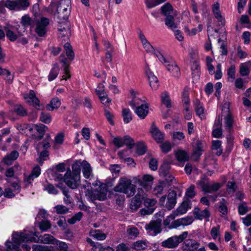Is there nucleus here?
<instances>
[{
    "instance_id": "nucleus-1",
    "label": "nucleus",
    "mask_w": 251,
    "mask_h": 251,
    "mask_svg": "<svg viewBox=\"0 0 251 251\" xmlns=\"http://www.w3.org/2000/svg\"><path fill=\"white\" fill-rule=\"evenodd\" d=\"M77 165H72L71 172L67 171L64 176L58 172L51 169L48 170L47 173L50 176L56 180L63 179L66 185L72 189L76 188L80 183V175L79 174Z\"/></svg>"
},
{
    "instance_id": "nucleus-2",
    "label": "nucleus",
    "mask_w": 251,
    "mask_h": 251,
    "mask_svg": "<svg viewBox=\"0 0 251 251\" xmlns=\"http://www.w3.org/2000/svg\"><path fill=\"white\" fill-rule=\"evenodd\" d=\"M85 182L86 184H83L82 188L85 190L84 193L89 201L94 202L96 200L101 201L106 199L107 191L105 184L99 180H96L92 183L93 186L96 187L95 191H93L91 183L87 181Z\"/></svg>"
},
{
    "instance_id": "nucleus-3",
    "label": "nucleus",
    "mask_w": 251,
    "mask_h": 251,
    "mask_svg": "<svg viewBox=\"0 0 251 251\" xmlns=\"http://www.w3.org/2000/svg\"><path fill=\"white\" fill-rule=\"evenodd\" d=\"M136 189V185L132 184L131 180L126 177H121L114 188L115 191L123 193L128 197L133 196Z\"/></svg>"
},
{
    "instance_id": "nucleus-4",
    "label": "nucleus",
    "mask_w": 251,
    "mask_h": 251,
    "mask_svg": "<svg viewBox=\"0 0 251 251\" xmlns=\"http://www.w3.org/2000/svg\"><path fill=\"white\" fill-rule=\"evenodd\" d=\"M155 56L173 76L176 77L179 76V68L175 61L166 59L160 52H156Z\"/></svg>"
},
{
    "instance_id": "nucleus-5",
    "label": "nucleus",
    "mask_w": 251,
    "mask_h": 251,
    "mask_svg": "<svg viewBox=\"0 0 251 251\" xmlns=\"http://www.w3.org/2000/svg\"><path fill=\"white\" fill-rule=\"evenodd\" d=\"M188 236V232L184 231L178 236H174L169 238L161 243L163 247L172 249L176 247Z\"/></svg>"
},
{
    "instance_id": "nucleus-6",
    "label": "nucleus",
    "mask_w": 251,
    "mask_h": 251,
    "mask_svg": "<svg viewBox=\"0 0 251 251\" xmlns=\"http://www.w3.org/2000/svg\"><path fill=\"white\" fill-rule=\"evenodd\" d=\"M73 165H78L79 175H80V170L82 169L83 176L85 178L91 180L93 177L92 168L90 164L86 161L77 160L73 163Z\"/></svg>"
},
{
    "instance_id": "nucleus-7",
    "label": "nucleus",
    "mask_w": 251,
    "mask_h": 251,
    "mask_svg": "<svg viewBox=\"0 0 251 251\" xmlns=\"http://www.w3.org/2000/svg\"><path fill=\"white\" fill-rule=\"evenodd\" d=\"M205 145V142L200 140L199 138H195L193 139L192 143L193 152L191 156L193 160L197 161L200 158L204 151Z\"/></svg>"
},
{
    "instance_id": "nucleus-8",
    "label": "nucleus",
    "mask_w": 251,
    "mask_h": 251,
    "mask_svg": "<svg viewBox=\"0 0 251 251\" xmlns=\"http://www.w3.org/2000/svg\"><path fill=\"white\" fill-rule=\"evenodd\" d=\"M229 103L226 102L224 104L222 109V114L225 117V125L226 130L230 132L233 123V119L229 109Z\"/></svg>"
},
{
    "instance_id": "nucleus-9",
    "label": "nucleus",
    "mask_w": 251,
    "mask_h": 251,
    "mask_svg": "<svg viewBox=\"0 0 251 251\" xmlns=\"http://www.w3.org/2000/svg\"><path fill=\"white\" fill-rule=\"evenodd\" d=\"M49 24V19L45 17H42L37 20L35 28V31L37 34L40 37L44 36L47 31V27Z\"/></svg>"
},
{
    "instance_id": "nucleus-10",
    "label": "nucleus",
    "mask_w": 251,
    "mask_h": 251,
    "mask_svg": "<svg viewBox=\"0 0 251 251\" xmlns=\"http://www.w3.org/2000/svg\"><path fill=\"white\" fill-rule=\"evenodd\" d=\"M50 147V144L48 141L39 142L37 145L36 150L38 152H40L38 161L41 165H42L44 161L48 156L49 153L47 150L49 149Z\"/></svg>"
},
{
    "instance_id": "nucleus-11",
    "label": "nucleus",
    "mask_w": 251,
    "mask_h": 251,
    "mask_svg": "<svg viewBox=\"0 0 251 251\" xmlns=\"http://www.w3.org/2000/svg\"><path fill=\"white\" fill-rule=\"evenodd\" d=\"M70 1L68 0L62 1L57 7L58 17L66 20L70 13Z\"/></svg>"
},
{
    "instance_id": "nucleus-12",
    "label": "nucleus",
    "mask_w": 251,
    "mask_h": 251,
    "mask_svg": "<svg viewBox=\"0 0 251 251\" xmlns=\"http://www.w3.org/2000/svg\"><path fill=\"white\" fill-rule=\"evenodd\" d=\"M24 98L26 103L33 106L36 108H40V100L36 97V94L34 91L30 90L29 93L25 94L24 95Z\"/></svg>"
},
{
    "instance_id": "nucleus-13",
    "label": "nucleus",
    "mask_w": 251,
    "mask_h": 251,
    "mask_svg": "<svg viewBox=\"0 0 251 251\" xmlns=\"http://www.w3.org/2000/svg\"><path fill=\"white\" fill-rule=\"evenodd\" d=\"M160 221H152L145 226L148 233L151 236H155L161 231Z\"/></svg>"
},
{
    "instance_id": "nucleus-14",
    "label": "nucleus",
    "mask_w": 251,
    "mask_h": 251,
    "mask_svg": "<svg viewBox=\"0 0 251 251\" xmlns=\"http://www.w3.org/2000/svg\"><path fill=\"white\" fill-rule=\"evenodd\" d=\"M130 94L131 100L129 101V104L133 109L144 103H143L144 100L140 97V95L138 91L131 89L130 90Z\"/></svg>"
},
{
    "instance_id": "nucleus-15",
    "label": "nucleus",
    "mask_w": 251,
    "mask_h": 251,
    "mask_svg": "<svg viewBox=\"0 0 251 251\" xmlns=\"http://www.w3.org/2000/svg\"><path fill=\"white\" fill-rule=\"evenodd\" d=\"M156 203V201L154 199H146L144 200V204L145 206V208L141 210V214L143 215H150L154 211V205Z\"/></svg>"
},
{
    "instance_id": "nucleus-16",
    "label": "nucleus",
    "mask_w": 251,
    "mask_h": 251,
    "mask_svg": "<svg viewBox=\"0 0 251 251\" xmlns=\"http://www.w3.org/2000/svg\"><path fill=\"white\" fill-rule=\"evenodd\" d=\"M193 222V218L191 216L180 218L172 223L170 229L176 228L180 226H186L192 224Z\"/></svg>"
},
{
    "instance_id": "nucleus-17",
    "label": "nucleus",
    "mask_w": 251,
    "mask_h": 251,
    "mask_svg": "<svg viewBox=\"0 0 251 251\" xmlns=\"http://www.w3.org/2000/svg\"><path fill=\"white\" fill-rule=\"evenodd\" d=\"M5 30L7 37L11 42L15 41L18 36L22 35V32L17 27L15 28L13 26L7 27L5 28Z\"/></svg>"
},
{
    "instance_id": "nucleus-18",
    "label": "nucleus",
    "mask_w": 251,
    "mask_h": 251,
    "mask_svg": "<svg viewBox=\"0 0 251 251\" xmlns=\"http://www.w3.org/2000/svg\"><path fill=\"white\" fill-rule=\"evenodd\" d=\"M149 104L144 103L137 106L134 110L135 114L141 119H144L149 113Z\"/></svg>"
},
{
    "instance_id": "nucleus-19",
    "label": "nucleus",
    "mask_w": 251,
    "mask_h": 251,
    "mask_svg": "<svg viewBox=\"0 0 251 251\" xmlns=\"http://www.w3.org/2000/svg\"><path fill=\"white\" fill-rule=\"evenodd\" d=\"M212 11L215 17L217 19L218 22L220 23V25L224 26L226 24L225 18L222 16L220 10V5L216 2L213 5Z\"/></svg>"
},
{
    "instance_id": "nucleus-20",
    "label": "nucleus",
    "mask_w": 251,
    "mask_h": 251,
    "mask_svg": "<svg viewBox=\"0 0 251 251\" xmlns=\"http://www.w3.org/2000/svg\"><path fill=\"white\" fill-rule=\"evenodd\" d=\"M194 214L196 218L198 219L201 220L205 219L207 222L209 220L210 213L207 209L201 210L198 207L195 208L194 210Z\"/></svg>"
},
{
    "instance_id": "nucleus-21",
    "label": "nucleus",
    "mask_w": 251,
    "mask_h": 251,
    "mask_svg": "<svg viewBox=\"0 0 251 251\" xmlns=\"http://www.w3.org/2000/svg\"><path fill=\"white\" fill-rule=\"evenodd\" d=\"M146 71L152 89H157L159 85L157 78L149 68L146 69Z\"/></svg>"
},
{
    "instance_id": "nucleus-22",
    "label": "nucleus",
    "mask_w": 251,
    "mask_h": 251,
    "mask_svg": "<svg viewBox=\"0 0 251 251\" xmlns=\"http://www.w3.org/2000/svg\"><path fill=\"white\" fill-rule=\"evenodd\" d=\"M199 244L192 239L186 240L183 245V251H195L198 249Z\"/></svg>"
},
{
    "instance_id": "nucleus-23",
    "label": "nucleus",
    "mask_w": 251,
    "mask_h": 251,
    "mask_svg": "<svg viewBox=\"0 0 251 251\" xmlns=\"http://www.w3.org/2000/svg\"><path fill=\"white\" fill-rule=\"evenodd\" d=\"M194 105L197 115L201 120L205 119L206 118V112L203 104L199 100H196L194 102Z\"/></svg>"
},
{
    "instance_id": "nucleus-24",
    "label": "nucleus",
    "mask_w": 251,
    "mask_h": 251,
    "mask_svg": "<svg viewBox=\"0 0 251 251\" xmlns=\"http://www.w3.org/2000/svg\"><path fill=\"white\" fill-rule=\"evenodd\" d=\"M151 133L153 139L157 143H162L164 137V134L161 132L154 125H152L151 129Z\"/></svg>"
},
{
    "instance_id": "nucleus-25",
    "label": "nucleus",
    "mask_w": 251,
    "mask_h": 251,
    "mask_svg": "<svg viewBox=\"0 0 251 251\" xmlns=\"http://www.w3.org/2000/svg\"><path fill=\"white\" fill-rule=\"evenodd\" d=\"M169 169V165L167 163H164L159 168V175L163 177L168 176L169 179H166L168 181L172 182L174 177L169 174L168 171Z\"/></svg>"
},
{
    "instance_id": "nucleus-26",
    "label": "nucleus",
    "mask_w": 251,
    "mask_h": 251,
    "mask_svg": "<svg viewBox=\"0 0 251 251\" xmlns=\"http://www.w3.org/2000/svg\"><path fill=\"white\" fill-rule=\"evenodd\" d=\"M154 177L150 175H145L142 177V182L141 186L144 188L149 189L151 188Z\"/></svg>"
},
{
    "instance_id": "nucleus-27",
    "label": "nucleus",
    "mask_w": 251,
    "mask_h": 251,
    "mask_svg": "<svg viewBox=\"0 0 251 251\" xmlns=\"http://www.w3.org/2000/svg\"><path fill=\"white\" fill-rule=\"evenodd\" d=\"M176 202V193L173 191L169 192L167 196L165 207L169 210H171L174 207Z\"/></svg>"
},
{
    "instance_id": "nucleus-28",
    "label": "nucleus",
    "mask_w": 251,
    "mask_h": 251,
    "mask_svg": "<svg viewBox=\"0 0 251 251\" xmlns=\"http://www.w3.org/2000/svg\"><path fill=\"white\" fill-rule=\"evenodd\" d=\"M191 208L190 202L188 201H184L181 205L174 212L177 216L183 215L186 213L187 210Z\"/></svg>"
},
{
    "instance_id": "nucleus-29",
    "label": "nucleus",
    "mask_w": 251,
    "mask_h": 251,
    "mask_svg": "<svg viewBox=\"0 0 251 251\" xmlns=\"http://www.w3.org/2000/svg\"><path fill=\"white\" fill-rule=\"evenodd\" d=\"M175 155L177 160L180 163H184L189 159L188 153L184 150H178L175 152Z\"/></svg>"
},
{
    "instance_id": "nucleus-30",
    "label": "nucleus",
    "mask_w": 251,
    "mask_h": 251,
    "mask_svg": "<svg viewBox=\"0 0 251 251\" xmlns=\"http://www.w3.org/2000/svg\"><path fill=\"white\" fill-rule=\"evenodd\" d=\"M251 70V61H249L241 63L239 72L242 76H247Z\"/></svg>"
},
{
    "instance_id": "nucleus-31",
    "label": "nucleus",
    "mask_w": 251,
    "mask_h": 251,
    "mask_svg": "<svg viewBox=\"0 0 251 251\" xmlns=\"http://www.w3.org/2000/svg\"><path fill=\"white\" fill-rule=\"evenodd\" d=\"M58 34L59 36L67 37L70 35V31L68 25L67 23L60 24L58 27Z\"/></svg>"
},
{
    "instance_id": "nucleus-32",
    "label": "nucleus",
    "mask_w": 251,
    "mask_h": 251,
    "mask_svg": "<svg viewBox=\"0 0 251 251\" xmlns=\"http://www.w3.org/2000/svg\"><path fill=\"white\" fill-rule=\"evenodd\" d=\"M61 102L60 100L55 97L51 99L50 102L46 106L47 109L49 111H53L58 109L61 105Z\"/></svg>"
},
{
    "instance_id": "nucleus-33",
    "label": "nucleus",
    "mask_w": 251,
    "mask_h": 251,
    "mask_svg": "<svg viewBox=\"0 0 251 251\" xmlns=\"http://www.w3.org/2000/svg\"><path fill=\"white\" fill-rule=\"evenodd\" d=\"M122 116L125 124H128L132 120V113L128 108H123L122 109Z\"/></svg>"
},
{
    "instance_id": "nucleus-34",
    "label": "nucleus",
    "mask_w": 251,
    "mask_h": 251,
    "mask_svg": "<svg viewBox=\"0 0 251 251\" xmlns=\"http://www.w3.org/2000/svg\"><path fill=\"white\" fill-rule=\"evenodd\" d=\"M89 235L97 240H103L106 237V235L99 230H91Z\"/></svg>"
},
{
    "instance_id": "nucleus-35",
    "label": "nucleus",
    "mask_w": 251,
    "mask_h": 251,
    "mask_svg": "<svg viewBox=\"0 0 251 251\" xmlns=\"http://www.w3.org/2000/svg\"><path fill=\"white\" fill-rule=\"evenodd\" d=\"M60 62L62 63V67L64 72V75L62 76V79L66 80L71 76L69 74L70 70L69 69V64L67 62V59L66 58H61V57H60Z\"/></svg>"
},
{
    "instance_id": "nucleus-36",
    "label": "nucleus",
    "mask_w": 251,
    "mask_h": 251,
    "mask_svg": "<svg viewBox=\"0 0 251 251\" xmlns=\"http://www.w3.org/2000/svg\"><path fill=\"white\" fill-rule=\"evenodd\" d=\"M220 226L217 225L216 226L213 227L210 231V235L212 239L214 240H218L219 242H221V235H220Z\"/></svg>"
},
{
    "instance_id": "nucleus-37",
    "label": "nucleus",
    "mask_w": 251,
    "mask_h": 251,
    "mask_svg": "<svg viewBox=\"0 0 251 251\" xmlns=\"http://www.w3.org/2000/svg\"><path fill=\"white\" fill-rule=\"evenodd\" d=\"M148 247V243L146 241L139 240L134 242L132 245V248L137 251L145 250Z\"/></svg>"
},
{
    "instance_id": "nucleus-38",
    "label": "nucleus",
    "mask_w": 251,
    "mask_h": 251,
    "mask_svg": "<svg viewBox=\"0 0 251 251\" xmlns=\"http://www.w3.org/2000/svg\"><path fill=\"white\" fill-rule=\"evenodd\" d=\"M19 156V153L17 151H13L10 155H7L3 159L4 163L7 165H10L12 162L16 160Z\"/></svg>"
},
{
    "instance_id": "nucleus-39",
    "label": "nucleus",
    "mask_w": 251,
    "mask_h": 251,
    "mask_svg": "<svg viewBox=\"0 0 251 251\" xmlns=\"http://www.w3.org/2000/svg\"><path fill=\"white\" fill-rule=\"evenodd\" d=\"M141 203L142 201L140 198L136 195L131 200L130 207L133 210H136L140 207Z\"/></svg>"
},
{
    "instance_id": "nucleus-40",
    "label": "nucleus",
    "mask_w": 251,
    "mask_h": 251,
    "mask_svg": "<svg viewBox=\"0 0 251 251\" xmlns=\"http://www.w3.org/2000/svg\"><path fill=\"white\" fill-rule=\"evenodd\" d=\"M59 72V68L57 64L53 65L48 75V80L51 81L56 78Z\"/></svg>"
},
{
    "instance_id": "nucleus-41",
    "label": "nucleus",
    "mask_w": 251,
    "mask_h": 251,
    "mask_svg": "<svg viewBox=\"0 0 251 251\" xmlns=\"http://www.w3.org/2000/svg\"><path fill=\"white\" fill-rule=\"evenodd\" d=\"M2 3H3V7H6L10 10L17 11L16 1H13L11 0H2Z\"/></svg>"
},
{
    "instance_id": "nucleus-42",
    "label": "nucleus",
    "mask_w": 251,
    "mask_h": 251,
    "mask_svg": "<svg viewBox=\"0 0 251 251\" xmlns=\"http://www.w3.org/2000/svg\"><path fill=\"white\" fill-rule=\"evenodd\" d=\"M16 1L17 11L25 10L30 4L28 0H17Z\"/></svg>"
},
{
    "instance_id": "nucleus-43",
    "label": "nucleus",
    "mask_w": 251,
    "mask_h": 251,
    "mask_svg": "<svg viewBox=\"0 0 251 251\" xmlns=\"http://www.w3.org/2000/svg\"><path fill=\"white\" fill-rule=\"evenodd\" d=\"M165 25L168 27L171 30H175L177 28V25L175 23L174 17L171 16H168L165 19Z\"/></svg>"
},
{
    "instance_id": "nucleus-44",
    "label": "nucleus",
    "mask_w": 251,
    "mask_h": 251,
    "mask_svg": "<svg viewBox=\"0 0 251 251\" xmlns=\"http://www.w3.org/2000/svg\"><path fill=\"white\" fill-rule=\"evenodd\" d=\"M53 245H55V248L57 251H67L68 250V247L67 244L57 239L56 240Z\"/></svg>"
},
{
    "instance_id": "nucleus-45",
    "label": "nucleus",
    "mask_w": 251,
    "mask_h": 251,
    "mask_svg": "<svg viewBox=\"0 0 251 251\" xmlns=\"http://www.w3.org/2000/svg\"><path fill=\"white\" fill-rule=\"evenodd\" d=\"M162 13L166 17L171 16L170 14L173 12V8L169 3H167L161 7Z\"/></svg>"
},
{
    "instance_id": "nucleus-46",
    "label": "nucleus",
    "mask_w": 251,
    "mask_h": 251,
    "mask_svg": "<svg viewBox=\"0 0 251 251\" xmlns=\"http://www.w3.org/2000/svg\"><path fill=\"white\" fill-rule=\"evenodd\" d=\"M32 251H55L52 247L34 245L32 246Z\"/></svg>"
},
{
    "instance_id": "nucleus-47",
    "label": "nucleus",
    "mask_w": 251,
    "mask_h": 251,
    "mask_svg": "<svg viewBox=\"0 0 251 251\" xmlns=\"http://www.w3.org/2000/svg\"><path fill=\"white\" fill-rule=\"evenodd\" d=\"M176 217H177V215L174 211H173L172 213L169 216H167V218L164 220L163 225L165 226H168V227L170 228L172 223L175 221L174 220Z\"/></svg>"
},
{
    "instance_id": "nucleus-48",
    "label": "nucleus",
    "mask_w": 251,
    "mask_h": 251,
    "mask_svg": "<svg viewBox=\"0 0 251 251\" xmlns=\"http://www.w3.org/2000/svg\"><path fill=\"white\" fill-rule=\"evenodd\" d=\"M162 103L167 107L169 108L172 106V103L169 96L167 92H164L161 96Z\"/></svg>"
},
{
    "instance_id": "nucleus-49",
    "label": "nucleus",
    "mask_w": 251,
    "mask_h": 251,
    "mask_svg": "<svg viewBox=\"0 0 251 251\" xmlns=\"http://www.w3.org/2000/svg\"><path fill=\"white\" fill-rule=\"evenodd\" d=\"M202 29V26L201 25H199L197 28H194L191 30H190L188 26H185L184 27L185 32L189 36L196 35L197 33L201 31Z\"/></svg>"
},
{
    "instance_id": "nucleus-50",
    "label": "nucleus",
    "mask_w": 251,
    "mask_h": 251,
    "mask_svg": "<svg viewBox=\"0 0 251 251\" xmlns=\"http://www.w3.org/2000/svg\"><path fill=\"white\" fill-rule=\"evenodd\" d=\"M166 186V183L164 181H160L153 189V193L155 195L160 194L162 193Z\"/></svg>"
},
{
    "instance_id": "nucleus-51",
    "label": "nucleus",
    "mask_w": 251,
    "mask_h": 251,
    "mask_svg": "<svg viewBox=\"0 0 251 251\" xmlns=\"http://www.w3.org/2000/svg\"><path fill=\"white\" fill-rule=\"evenodd\" d=\"M64 49L66 51V55L70 60H72L74 57V53L73 51L72 47L70 43H66L64 46Z\"/></svg>"
},
{
    "instance_id": "nucleus-52",
    "label": "nucleus",
    "mask_w": 251,
    "mask_h": 251,
    "mask_svg": "<svg viewBox=\"0 0 251 251\" xmlns=\"http://www.w3.org/2000/svg\"><path fill=\"white\" fill-rule=\"evenodd\" d=\"M221 144V141L219 140H215L212 142V149L217 151L216 154L218 155H221L222 153Z\"/></svg>"
},
{
    "instance_id": "nucleus-53",
    "label": "nucleus",
    "mask_w": 251,
    "mask_h": 251,
    "mask_svg": "<svg viewBox=\"0 0 251 251\" xmlns=\"http://www.w3.org/2000/svg\"><path fill=\"white\" fill-rule=\"evenodd\" d=\"M44 189L50 194L56 195L58 193L57 190L54 186L48 182H47V183L44 185Z\"/></svg>"
},
{
    "instance_id": "nucleus-54",
    "label": "nucleus",
    "mask_w": 251,
    "mask_h": 251,
    "mask_svg": "<svg viewBox=\"0 0 251 251\" xmlns=\"http://www.w3.org/2000/svg\"><path fill=\"white\" fill-rule=\"evenodd\" d=\"M51 227V224L48 220H42L39 223V228L42 231H46Z\"/></svg>"
},
{
    "instance_id": "nucleus-55",
    "label": "nucleus",
    "mask_w": 251,
    "mask_h": 251,
    "mask_svg": "<svg viewBox=\"0 0 251 251\" xmlns=\"http://www.w3.org/2000/svg\"><path fill=\"white\" fill-rule=\"evenodd\" d=\"M172 138L174 141H181L184 140L185 135L182 132L175 131L173 133Z\"/></svg>"
},
{
    "instance_id": "nucleus-56",
    "label": "nucleus",
    "mask_w": 251,
    "mask_h": 251,
    "mask_svg": "<svg viewBox=\"0 0 251 251\" xmlns=\"http://www.w3.org/2000/svg\"><path fill=\"white\" fill-rule=\"evenodd\" d=\"M198 185L201 188L203 191L206 192L209 185L207 178L205 176L202 178L198 182Z\"/></svg>"
},
{
    "instance_id": "nucleus-57",
    "label": "nucleus",
    "mask_w": 251,
    "mask_h": 251,
    "mask_svg": "<svg viewBox=\"0 0 251 251\" xmlns=\"http://www.w3.org/2000/svg\"><path fill=\"white\" fill-rule=\"evenodd\" d=\"M160 147L162 151L164 153H167L170 151L172 149V145L169 141L161 143Z\"/></svg>"
},
{
    "instance_id": "nucleus-58",
    "label": "nucleus",
    "mask_w": 251,
    "mask_h": 251,
    "mask_svg": "<svg viewBox=\"0 0 251 251\" xmlns=\"http://www.w3.org/2000/svg\"><path fill=\"white\" fill-rule=\"evenodd\" d=\"M195 187L194 185H191L189 188L186 189L185 195L187 198L192 199L196 194L195 191Z\"/></svg>"
},
{
    "instance_id": "nucleus-59",
    "label": "nucleus",
    "mask_w": 251,
    "mask_h": 251,
    "mask_svg": "<svg viewBox=\"0 0 251 251\" xmlns=\"http://www.w3.org/2000/svg\"><path fill=\"white\" fill-rule=\"evenodd\" d=\"M127 233L131 238L136 237L139 235L138 230L135 227H129L127 229Z\"/></svg>"
},
{
    "instance_id": "nucleus-60",
    "label": "nucleus",
    "mask_w": 251,
    "mask_h": 251,
    "mask_svg": "<svg viewBox=\"0 0 251 251\" xmlns=\"http://www.w3.org/2000/svg\"><path fill=\"white\" fill-rule=\"evenodd\" d=\"M40 120L45 124H49L51 120V117L50 114L45 112H42L40 116Z\"/></svg>"
},
{
    "instance_id": "nucleus-61",
    "label": "nucleus",
    "mask_w": 251,
    "mask_h": 251,
    "mask_svg": "<svg viewBox=\"0 0 251 251\" xmlns=\"http://www.w3.org/2000/svg\"><path fill=\"white\" fill-rule=\"evenodd\" d=\"M221 187V185L219 183H214L208 185L206 193H211L212 192L217 191Z\"/></svg>"
},
{
    "instance_id": "nucleus-62",
    "label": "nucleus",
    "mask_w": 251,
    "mask_h": 251,
    "mask_svg": "<svg viewBox=\"0 0 251 251\" xmlns=\"http://www.w3.org/2000/svg\"><path fill=\"white\" fill-rule=\"evenodd\" d=\"M182 101L185 104L184 107L188 106L189 104V99L188 88H185L182 93Z\"/></svg>"
},
{
    "instance_id": "nucleus-63",
    "label": "nucleus",
    "mask_w": 251,
    "mask_h": 251,
    "mask_svg": "<svg viewBox=\"0 0 251 251\" xmlns=\"http://www.w3.org/2000/svg\"><path fill=\"white\" fill-rule=\"evenodd\" d=\"M21 22L22 25L25 27L32 24V20L28 15H25L22 17Z\"/></svg>"
},
{
    "instance_id": "nucleus-64",
    "label": "nucleus",
    "mask_w": 251,
    "mask_h": 251,
    "mask_svg": "<svg viewBox=\"0 0 251 251\" xmlns=\"http://www.w3.org/2000/svg\"><path fill=\"white\" fill-rule=\"evenodd\" d=\"M54 209L57 214H63L68 212L69 209L63 205H58L54 207Z\"/></svg>"
}]
</instances>
